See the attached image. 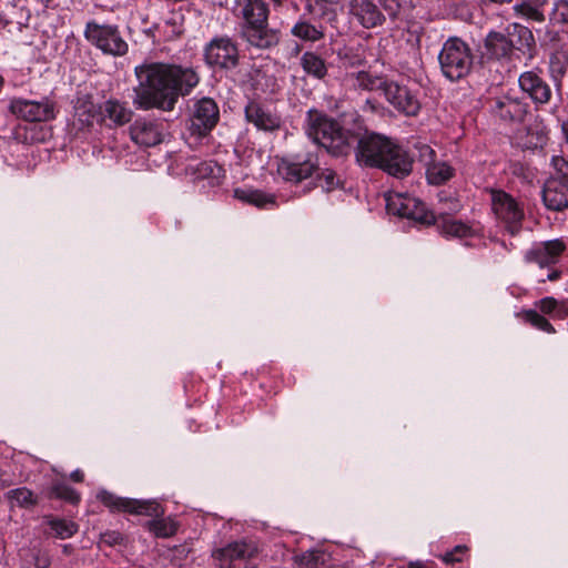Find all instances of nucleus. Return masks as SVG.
I'll return each mask as SVG.
<instances>
[{
  "label": "nucleus",
  "instance_id": "1",
  "mask_svg": "<svg viewBox=\"0 0 568 568\" xmlns=\"http://www.w3.org/2000/svg\"><path fill=\"white\" fill-rule=\"evenodd\" d=\"M138 85L133 104L140 110H174L181 97L189 95L199 84L200 75L193 67L151 62L135 67Z\"/></svg>",
  "mask_w": 568,
  "mask_h": 568
},
{
  "label": "nucleus",
  "instance_id": "2",
  "mask_svg": "<svg viewBox=\"0 0 568 568\" xmlns=\"http://www.w3.org/2000/svg\"><path fill=\"white\" fill-rule=\"evenodd\" d=\"M355 158L361 166L377 168L397 179L410 174L413 159L404 148L385 135L366 133L355 134Z\"/></svg>",
  "mask_w": 568,
  "mask_h": 568
},
{
  "label": "nucleus",
  "instance_id": "3",
  "mask_svg": "<svg viewBox=\"0 0 568 568\" xmlns=\"http://www.w3.org/2000/svg\"><path fill=\"white\" fill-rule=\"evenodd\" d=\"M232 14L239 20V34L250 47L270 50L281 40V31L268 24L270 9L264 0H234Z\"/></svg>",
  "mask_w": 568,
  "mask_h": 568
},
{
  "label": "nucleus",
  "instance_id": "4",
  "mask_svg": "<svg viewBox=\"0 0 568 568\" xmlns=\"http://www.w3.org/2000/svg\"><path fill=\"white\" fill-rule=\"evenodd\" d=\"M98 499L112 511H126L154 517L145 524V527L156 538H170L178 531L175 520L171 517H162L164 509L155 500L119 497L108 490L99 491Z\"/></svg>",
  "mask_w": 568,
  "mask_h": 568
},
{
  "label": "nucleus",
  "instance_id": "5",
  "mask_svg": "<svg viewBox=\"0 0 568 568\" xmlns=\"http://www.w3.org/2000/svg\"><path fill=\"white\" fill-rule=\"evenodd\" d=\"M305 132L333 155L347 154L355 143V133L345 130L339 122L317 110L307 112Z\"/></svg>",
  "mask_w": 568,
  "mask_h": 568
},
{
  "label": "nucleus",
  "instance_id": "6",
  "mask_svg": "<svg viewBox=\"0 0 568 568\" xmlns=\"http://www.w3.org/2000/svg\"><path fill=\"white\" fill-rule=\"evenodd\" d=\"M536 45L531 30L517 22L509 23L506 33L490 30L484 40V47L489 58L510 59L515 49L531 51Z\"/></svg>",
  "mask_w": 568,
  "mask_h": 568
},
{
  "label": "nucleus",
  "instance_id": "7",
  "mask_svg": "<svg viewBox=\"0 0 568 568\" xmlns=\"http://www.w3.org/2000/svg\"><path fill=\"white\" fill-rule=\"evenodd\" d=\"M440 71L450 81L465 78L471 70L474 54L470 47L460 38H448L438 53Z\"/></svg>",
  "mask_w": 568,
  "mask_h": 568
},
{
  "label": "nucleus",
  "instance_id": "8",
  "mask_svg": "<svg viewBox=\"0 0 568 568\" xmlns=\"http://www.w3.org/2000/svg\"><path fill=\"white\" fill-rule=\"evenodd\" d=\"M566 250L567 244L561 239L538 242L526 251L525 261L548 270L546 277L539 280L540 283L555 282L561 277V271L555 266L559 263Z\"/></svg>",
  "mask_w": 568,
  "mask_h": 568
},
{
  "label": "nucleus",
  "instance_id": "9",
  "mask_svg": "<svg viewBox=\"0 0 568 568\" xmlns=\"http://www.w3.org/2000/svg\"><path fill=\"white\" fill-rule=\"evenodd\" d=\"M84 38L104 54L121 57L128 52V43L116 26L99 24L90 21L85 26Z\"/></svg>",
  "mask_w": 568,
  "mask_h": 568
},
{
  "label": "nucleus",
  "instance_id": "10",
  "mask_svg": "<svg viewBox=\"0 0 568 568\" xmlns=\"http://www.w3.org/2000/svg\"><path fill=\"white\" fill-rule=\"evenodd\" d=\"M9 110L14 116L27 122H48L57 116V102L49 97L40 100L13 98Z\"/></svg>",
  "mask_w": 568,
  "mask_h": 568
},
{
  "label": "nucleus",
  "instance_id": "11",
  "mask_svg": "<svg viewBox=\"0 0 568 568\" xmlns=\"http://www.w3.org/2000/svg\"><path fill=\"white\" fill-rule=\"evenodd\" d=\"M490 201L496 217L504 223L511 235L517 234L525 216L523 205L503 190H491Z\"/></svg>",
  "mask_w": 568,
  "mask_h": 568
},
{
  "label": "nucleus",
  "instance_id": "12",
  "mask_svg": "<svg viewBox=\"0 0 568 568\" xmlns=\"http://www.w3.org/2000/svg\"><path fill=\"white\" fill-rule=\"evenodd\" d=\"M204 59L212 68L235 69L240 59L237 44L229 36L214 37L204 48Z\"/></svg>",
  "mask_w": 568,
  "mask_h": 568
},
{
  "label": "nucleus",
  "instance_id": "13",
  "mask_svg": "<svg viewBox=\"0 0 568 568\" xmlns=\"http://www.w3.org/2000/svg\"><path fill=\"white\" fill-rule=\"evenodd\" d=\"M220 110L211 98H202L193 103L189 119V131L197 138L206 136L217 124Z\"/></svg>",
  "mask_w": 568,
  "mask_h": 568
},
{
  "label": "nucleus",
  "instance_id": "14",
  "mask_svg": "<svg viewBox=\"0 0 568 568\" xmlns=\"http://www.w3.org/2000/svg\"><path fill=\"white\" fill-rule=\"evenodd\" d=\"M384 97L396 111L406 116H416L422 109L419 91L394 80H389L385 87Z\"/></svg>",
  "mask_w": 568,
  "mask_h": 568
},
{
  "label": "nucleus",
  "instance_id": "15",
  "mask_svg": "<svg viewBox=\"0 0 568 568\" xmlns=\"http://www.w3.org/2000/svg\"><path fill=\"white\" fill-rule=\"evenodd\" d=\"M131 140L141 148H152L164 141L168 128L160 119L141 116L129 128Z\"/></svg>",
  "mask_w": 568,
  "mask_h": 568
},
{
  "label": "nucleus",
  "instance_id": "16",
  "mask_svg": "<svg viewBox=\"0 0 568 568\" xmlns=\"http://www.w3.org/2000/svg\"><path fill=\"white\" fill-rule=\"evenodd\" d=\"M255 554L256 548L252 544L235 541L216 549L212 556L219 568H255L252 562Z\"/></svg>",
  "mask_w": 568,
  "mask_h": 568
},
{
  "label": "nucleus",
  "instance_id": "17",
  "mask_svg": "<svg viewBox=\"0 0 568 568\" xmlns=\"http://www.w3.org/2000/svg\"><path fill=\"white\" fill-rule=\"evenodd\" d=\"M317 168V156L307 152L282 159L277 165V172L285 181L298 183L310 178Z\"/></svg>",
  "mask_w": 568,
  "mask_h": 568
},
{
  "label": "nucleus",
  "instance_id": "18",
  "mask_svg": "<svg viewBox=\"0 0 568 568\" xmlns=\"http://www.w3.org/2000/svg\"><path fill=\"white\" fill-rule=\"evenodd\" d=\"M518 85L536 105L548 104L551 100L552 92L548 82L542 77L539 68L525 71L518 77Z\"/></svg>",
  "mask_w": 568,
  "mask_h": 568
},
{
  "label": "nucleus",
  "instance_id": "19",
  "mask_svg": "<svg viewBox=\"0 0 568 568\" xmlns=\"http://www.w3.org/2000/svg\"><path fill=\"white\" fill-rule=\"evenodd\" d=\"M386 209L387 212L393 215L415 220L422 223H429L430 219L425 213V205L417 199L395 193L386 196Z\"/></svg>",
  "mask_w": 568,
  "mask_h": 568
},
{
  "label": "nucleus",
  "instance_id": "20",
  "mask_svg": "<svg viewBox=\"0 0 568 568\" xmlns=\"http://www.w3.org/2000/svg\"><path fill=\"white\" fill-rule=\"evenodd\" d=\"M31 10L28 0H11L0 4V30L22 31L29 26Z\"/></svg>",
  "mask_w": 568,
  "mask_h": 568
},
{
  "label": "nucleus",
  "instance_id": "21",
  "mask_svg": "<svg viewBox=\"0 0 568 568\" xmlns=\"http://www.w3.org/2000/svg\"><path fill=\"white\" fill-rule=\"evenodd\" d=\"M542 203L547 210L561 212L568 209V181L549 176L541 192Z\"/></svg>",
  "mask_w": 568,
  "mask_h": 568
},
{
  "label": "nucleus",
  "instance_id": "22",
  "mask_svg": "<svg viewBox=\"0 0 568 568\" xmlns=\"http://www.w3.org/2000/svg\"><path fill=\"white\" fill-rule=\"evenodd\" d=\"M132 115L133 111L124 101L109 99L99 105V122L108 128L123 126Z\"/></svg>",
  "mask_w": 568,
  "mask_h": 568
},
{
  "label": "nucleus",
  "instance_id": "23",
  "mask_svg": "<svg viewBox=\"0 0 568 568\" xmlns=\"http://www.w3.org/2000/svg\"><path fill=\"white\" fill-rule=\"evenodd\" d=\"M420 156L426 165V179L429 184L442 185L454 176L455 169L445 161L435 160V151L430 146L423 145Z\"/></svg>",
  "mask_w": 568,
  "mask_h": 568
},
{
  "label": "nucleus",
  "instance_id": "24",
  "mask_svg": "<svg viewBox=\"0 0 568 568\" xmlns=\"http://www.w3.org/2000/svg\"><path fill=\"white\" fill-rule=\"evenodd\" d=\"M99 122V106L89 94L78 95L73 104V128L79 131L89 130L94 121Z\"/></svg>",
  "mask_w": 568,
  "mask_h": 568
},
{
  "label": "nucleus",
  "instance_id": "25",
  "mask_svg": "<svg viewBox=\"0 0 568 568\" xmlns=\"http://www.w3.org/2000/svg\"><path fill=\"white\" fill-rule=\"evenodd\" d=\"M527 110V103L508 95L495 99L491 104V112L505 122H523Z\"/></svg>",
  "mask_w": 568,
  "mask_h": 568
},
{
  "label": "nucleus",
  "instance_id": "26",
  "mask_svg": "<svg viewBox=\"0 0 568 568\" xmlns=\"http://www.w3.org/2000/svg\"><path fill=\"white\" fill-rule=\"evenodd\" d=\"M351 11L357 21L366 29L382 26L385 14L373 0H349Z\"/></svg>",
  "mask_w": 568,
  "mask_h": 568
},
{
  "label": "nucleus",
  "instance_id": "27",
  "mask_svg": "<svg viewBox=\"0 0 568 568\" xmlns=\"http://www.w3.org/2000/svg\"><path fill=\"white\" fill-rule=\"evenodd\" d=\"M247 122L258 130L274 131L281 126V118L258 102L250 101L244 110Z\"/></svg>",
  "mask_w": 568,
  "mask_h": 568
},
{
  "label": "nucleus",
  "instance_id": "28",
  "mask_svg": "<svg viewBox=\"0 0 568 568\" xmlns=\"http://www.w3.org/2000/svg\"><path fill=\"white\" fill-rule=\"evenodd\" d=\"M549 0H517L513 6L515 17L527 22L544 23L547 20L546 8Z\"/></svg>",
  "mask_w": 568,
  "mask_h": 568
},
{
  "label": "nucleus",
  "instance_id": "29",
  "mask_svg": "<svg viewBox=\"0 0 568 568\" xmlns=\"http://www.w3.org/2000/svg\"><path fill=\"white\" fill-rule=\"evenodd\" d=\"M378 2L385 17L387 16L396 27H400L413 18V4L408 0H378Z\"/></svg>",
  "mask_w": 568,
  "mask_h": 568
},
{
  "label": "nucleus",
  "instance_id": "30",
  "mask_svg": "<svg viewBox=\"0 0 568 568\" xmlns=\"http://www.w3.org/2000/svg\"><path fill=\"white\" fill-rule=\"evenodd\" d=\"M347 81L354 89L365 91L379 90L383 94L385 93V87L389 82L388 79L368 71L352 72L347 75Z\"/></svg>",
  "mask_w": 568,
  "mask_h": 568
},
{
  "label": "nucleus",
  "instance_id": "31",
  "mask_svg": "<svg viewBox=\"0 0 568 568\" xmlns=\"http://www.w3.org/2000/svg\"><path fill=\"white\" fill-rule=\"evenodd\" d=\"M291 34L305 42H316L324 38L325 28L307 19H300L291 28Z\"/></svg>",
  "mask_w": 568,
  "mask_h": 568
},
{
  "label": "nucleus",
  "instance_id": "32",
  "mask_svg": "<svg viewBox=\"0 0 568 568\" xmlns=\"http://www.w3.org/2000/svg\"><path fill=\"white\" fill-rule=\"evenodd\" d=\"M300 64L308 77L323 80L328 72L325 60L314 51H305L300 59Z\"/></svg>",
  "mask_w": 568,
  "mask_h": 568
},
{
  "label": "nucleus",
  "instance_id": "33",
  "mask_svg": "<svg viewBox=\"0 0 568 568\" xmlns=\"http://www.w3.org/2000/svg\"><path fill=\"white\" fill-rule=\"evenodd\" d=\"M154 28L165 41L175 40L184 32V16L179 11H172L162 23Z\"/></svg>",
  "mask_w": 568,
  "mask_h": 568
},
{
  "label": "nucleus",
  "instance_id": "34",
  "mask_svg": "<svg viewBox=\"0 0 568 568\" xmlns=\"http://www.w3.org/2000/svg\"><path fill=\"white\" fill-rule=\"evenodd\" d=\"M437 227L446 237L467 239L477 233L473 226L449 217H444L440 222H437Z\"/></svg>",
  "mask_w": 568,
  "mask_h": 568
},
{
  "label": "nucleus",
  "instance_id": "35",
  "mask_svg": "<svg viewBox=\"0 0 568 568\" xmlns=\"http://www.w3.org/2000/svg\"><path fill=\"white\" fill-rule=\"evenodd\" d=\"M234 196L245 203L255 205L260 209H266L275 205V196L254 189H236Z\"/></svg>",
  "mask_w": 568,
  "mask_h": 568
},
{
  "label": "nucleus",
  "instance_id": "36",
  "mask_svg": "<svg viewBox=\"0 0 568 568\" xmlns=\"http://www.w3.org/2000/svg\"><path fill=\"white\" fill-rule=\"evenodd\" d=\"M10 508H31L38 504V497L27 487L10 489L6 493Z\"/></svg>",
  "mask_w": 568,
  "mask_h": 568
},
{
  "label": "nucleus",
  "instance_id": "37",
  "mask_svg": "<svg viewBox=\"0 0 568 568\" xmlns=\"http://www.w3.org/2000/svg\"><path fill=\"white\" fill-rule=\"evenodd\" d=\"M537 308L546 315L555 320H565L568 316V307L561 302L559 303L555 297L547 296L536 303Z\"/></svg>",
  "mask_w": 568,
  "mask_h": 568
},
{
  "label": "nucleus",
  "instance_id": "38",
  "mask_svg": "<svg viewBox=\"0 0 568 568\" xmlns=\"http://www.w3.org/2000/svg\"><path fill=\"white\" fill-rule=\"evenodd\" d=\"M327 555L318 549L307 550L303 554L295 555L294 561L301 568H320L326 562Z\"/></svg>",
  "mask_w": 568,
  "mask_h": 568
},
{
  "label": "nucleus",
  "instance_id": "39",
  "mask_svg": "<svg viewBox=\"0 0 568 568\" xmlns=\"http://www.w3.org/2000/svg\"><path fill=\"white\" fill-rule=\"evenodd\" d=\"M548 20L554 27L568 24V0H552Z\"/></svg>",
  "mask_w": 568,
  "mask_h": 568
},
{
  "label": "nucleus",
  "instance_id": "40",
  "mask_svg": "<svg viewBox=\"0 0 568 568\" xmlns=\"http://www.w3.org/2000/svg\"><path fill=\"white\" fill-rule=\"evenodd\" d=\"M49 497L63 499L71 504H77L80 500V495L63 481H55L52 484L49 490Z\"/></svg>",
  "mask_w": 568,
  "mask_h": 568
},
{
  "label": "nucleus",
  "instance_id": "41",
  "mask_svg": "<svg viewBox=\"0 0 568 568\" xmlns=\"http://www.w3.org/2000/svg\"><path fill=\"white\" fill-rule=\"evenodd\" d=\"M49 527L51 531L54 534V536L60 539L70 538L78 530V526L74 523L58 518L49 520Z\"/></svg>",
  "mask_w": 568,
  "mask_h": 568
},
{
  "label": "nucleus",
  "instance_id": "42",
  "mask_svg": "<svg viewBox=\"0 0 568 568\" xmlns=\"http://www.w3.org/2000/svg\"><path fill=\"white\" fill-rule=\"evenodd\" d=\"M524 320L535 328L545 333L554 334L556 332L551 323L535 310L524 311Z\"/></svg>",
  "mask_w": 568,
  "mask_h": 568
},
{
  "label": "nucleus",
  "instance_id": "43",
  "mask_svg": "<svg viewBox=\"0 0 568 568\" xmlns=\"http://www.w3.org/2000/svg\"><path fill=\"white\" fill-rule=\"evenodd\" d=\"M566 70L567 59H561L558 55H552L550 58L549 73L557 90H560L561 88V78L566 73Z\"/></svg>",
  "mask_w": 568,
  "mask_h": 568
},
{
  "label": "nucleus",
  "instance_id": "44",
  "mask_svg": "<svg viewBox=\"0 0 568 568\" xmlns=\"http://www.w3.org/2000/svg\"><path fill=\"white\" fill-rule=\"evenodd\" d=\"M551 166L555 173L551 176H558L560 180L568 181V160L561 155L551 158Z\"/></svg>",
  "mask_w": 568,
  "mask_h": 568
},
{
  "label": "nucleus",
  "instance_id": "45",
  "mask_svg": "<svg viewBox=\"0 0 568 568\" xmlns=\"http://www.w3.org/2000/svg\"><path fill=\"white\" fill-rule=\"evenodd\" d=\"M189 170L197 173L199 178H206L213 173V166L211 162H197L195 165H189Z\"/></svg>",
  "mask_w": 568,
  "mask_h": 568
},
{
  "label": "nucleus",
  "instance_id": "46",
  "mask_svg": "<svg viewBox=\"0 0 568 568\" xmlns=\"http://www.w3.org/2000/svg\"><path fill=\"white\" fill-rule=\"evenodd\" d=\"M321 180L324 181L323 187L327 191L333 190L337 185L336 174L333 170L325 169L321 174Z\"/></svg>",
  "mask_w": 568,
  "mask_h": 568
},
{
  "label": "nucleus",
  "instance_id": "47",
  "mask_svg": "<svg viewBox=\"0 0 568 568\" xmlns=\"http://www.w3.org/2000/svg\"><path fill=\"white\" fill-rule=\"evenodd\" d=\"M467 550L466 546H456L454 550L447 552L444 556V561L448 564L462 561V557Z\"/></svg>",
  "mask_w": 568,
  "mask_h": 568
},
{
  "label": "nucleus",
  "instance_id": "48",
  "mask_svg": "<svg viewBox=\"0 0 568 568\" xmlns=\"http://www.w3.org/2000/svg\"><path fill=\"white\" fill-rule=\"evenodd\" d=\"M32 558L34 560L33 567H28V568H49L50 558L47 554L41 552V551H33Z\"/></svg>",
  "mask_w": 568,
  "mask_h": 568
},
{
  "label": "nucleus",
  "instance_id": "49",
  "mask_svg": "<svg viewBox=\"0 0 568 568\" xmlns=\"http://www.w3.org/2000/svg\"><path fill=\"white\" fill-rule=\"evenodd\" d=\"M513 1L514 0H479L480 4H483V6H487V4L503 6V4H509Z\"/></svg>",
  "mask_w": 568,
  "mask_h": 568
},
{
  "label": "nucleus",
  "instance_id": "50",
  "mask_svg": "<svg viewBox=\"0 0 568 568\" xmlns=\"http://www.w3.org/2000/svg\"><path fill=\"white\" fill-rule=\"evenodd\" d=\"M70 478H71L73 481L80 483V481H82V480H83L84 475H83L82 470H80V469H75L74 471H72V473L70 474Z\"/></svg>",
  "mask_w": 568,
  "mask_h": 568
},
{
  "label": "nucleus",
  "instance_id": "51",
  "mask_svg": "<svg viewBox=\"0 0 568 568\" xmlns=\"http://www.w3.org/2000/svg\"><path fill=\"white\" fill-rule=\"evenodd\" d=\"M561 132H562L566 141L568 142V121H565L561 123Z\"/></svg>",
  "mask_w": 568,
  "mask_h": 568
},
{
  "label": "nucleus",
  "instance_id": "52",
  "mask_svg": "<svg viewBox=\"0 0 568 568\" xmlns=\"http://www.w3.org/2000/svg\"><path fill=\"white\" fill-rule=\"evenodd\" d=\"M302 47L298 43H295L294 48L292 49L291 55L297 57L301 53Z\"/></svg>",
  "mask_w": 568,
  "mask_h": 568
},
{
  "label": "nucleus",
  "instance_id": "53",
  "mask_svg": "<svg viewBox=\"0 0 568 568\" xmlns=\"http://www.w3.org/2000/svg\"><path fill=\"white\" fill-rule=\"evenodd\" d=\"M339 0H318L317 1V4H320L321 2H326V3H329V4H337Z\"/></svg>",
  "mask_w": 568,
  "mask_h": 568
},
{
  "label": "nucleus",
  "instance_id": "54",
  "mask_svg": "<svg viewBox=\"0 0 568 568\" xmlns=\"http://www.w3.org/2000/svg\"><path fill=\"white\" fill-rule=\"evenodd\" d=\"M365 108H368L369 110L374 111L375 110V104L371 100H367L366 104H365Z\"/></svg>",
  "mask_w": 568,
  "mask_h": 568
},
{
  "label": "nucleus",
  "instance_id": "55",
  "mask_svg": "<svg viewBox=\"0 0 568 568\" xmlns=\"http://www.w3.org/2000/svg\"><path fill=\"white\" fill-rule=\"evenodd\" d=\"M274 6H282L285 0H271Z\"/></svg>",
  "mask_w": 568,
  "mask_h": 568
},
{
  "label": "nucleus",
  "instance_id": "56",
  "mask_svg": "<svg viewBox=\"0 0 568 568\" xmlns=\"http://www.w3.org/2000/svg\"><path fill=\"white\" fill-rule=\"evenodd\" d=\"M409 568H425V566L422 564H412Z\"/></svg>",
  "mask_w": 568,
  "mask_h": 568
}]
</instances>
